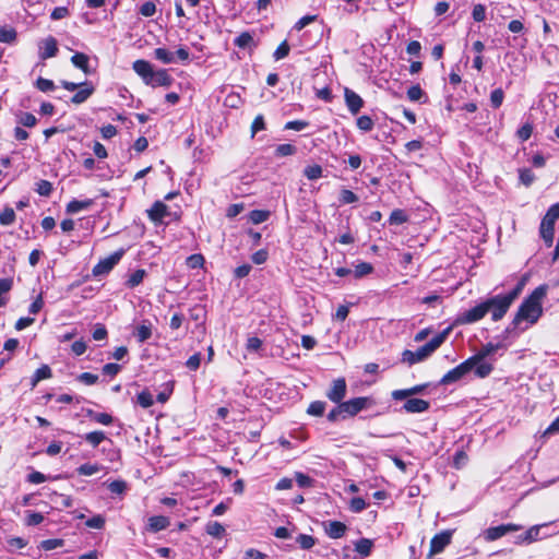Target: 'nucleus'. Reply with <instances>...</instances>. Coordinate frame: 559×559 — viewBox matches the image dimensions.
Here are the masks:
<instances>
[{"mask_svg": "<svg viewBox=\"0 0 559 559\" xmlns=\"http://www.w3.org/2000/svg\"><path fill=\"white\" fill-rule=\"evenodd\" d=\"M548 286L546 284L536 287L520 305L512 325L518 326L522 321L534 324L543 314V300L547 295Z\"/></svg>", "mask_w": 559, "mask_h": 559, "instance_id": "obj_1", "label": "nucleus"}, {"mask_svg": "<svg viewBox=\"0 0 559 559\" xmlns=\"http://www.w3.org/2000/svg\"><path fill=\"white\" fill-rule=\"evenodd\" d=\"M133 71L143 80L146 85L152 87H169L174 79L166 69L154 70L153 66L143 59L135 60L132 64Z\"/></svg>", "mask_w": 559, "mask_h": 559, "instance_id": "obj_2", "label": "nucleus"}, {"mask_svg": "<svg viewBox=\"0 0 559 559\" xmlns=\"http://www.w3.org/2000/svg\"><path fill=\"white\" fill-rule=\"evenodd\" d=\"M451 329L447 328L433 336L428 343L419 347L416 352L405 349L402 353L401 361L413 366L429 358L447 340Z\"/></svg>", "mask_w": 559, "mask_h": 559, "instance_id": "obj_3", "label": "nucleus"}, {"mask_svg": "<svg viewBox=\"0 0 559 559\" xmlns=\"http://www.w3.org/2000/svg\"><path fill=\"white\" fill-rule=\"evenodd\" d=\"M559 218V202L551 205L540 223V236L547 247L554 242L555 223Z\"/></svg>", "mask_w": 559, "mask_h": 559, "instance_id": "obj_4", "label": "nucleus"}, {"mask_svg": "<svg viewBox=\"0 0 559 559\" xmlns=\"http://www.w3.org/2000/svg\"><path fill=\"white\" fill-rule=\"evenodd\" d=\"M485 302L487 311L491 312V319L493 321L501 320L512 305V302L510 301V299H508L506 295L492 296L490 298H487Z\"/></svg>", "mask_w": 559, "mask_h": 559, "instance_id": "obj_5", "label": "nucleus"}, {"mask_svg": "<svg viewBox=\"0 0 559 559\" xmlns=\"http://www.w3.org/2000/svg\"><path fill=\"white\" fill-rule=\"evenodd\" d=\"M373 405L374 401L370 396H359L342 402V408L344 411L343 419L347 416L354 417L362 409L369 408Z\"/></svg>", "mask_w": 559, "mask_h": 559, "instance_id": "obj_6", "label": "nucleus"}, {"mask_svg": "<svg viewBox=\"0 0 559 559\" xmlns=\"http://www.w3.org/2000/svg\"><path fill=\"white\" fill-rule=\"evenodd\" d=\"M474 362L467 358L465 361L461 362L455 368L449 370L440 380V384L448 385L454 382L460 381L464 378L468 372L474 369Z\"/></svg>", "mask_w": 559, "mask_h": 559, "instance_id": "obj_7", "label": "nucleus"}, {"mask_svg": "<svg viewBox=\"0 0 559 559\" xmlns=\"http://www.w3.org/2000/svg\"><path fill=\"white\" fill-rule=\"evenodd\" d=\"M124 251L118 250L109 257L100 260L92 270L94 276L98 277L108 274L116 264L121 260Z\"/></svg>", "mask_w": 559, "mask_h": 559, "instance_id": "obj_8", "label": "nucleus"}, {"mask_svg": "<svg viewBox=\"0 0 559 559\" xmlns=\"http://www.w3.org/2000/svg\"><path fill=\"white\" fill-rule=\"evenodd\" d=\"M488 313L486 302L483 301L477 306L464 311L457 318V322L461 324H471L479 321Z\"/></svg>", "mask_w": 559, "mask_h": 559, "instance_id": "obj_9", "label": "nucleus"}, {"mask_svg": "<svg viewBox=\"0 0 559 559\" xmlns=\"http://www.w3.org/2000/svg\"><path fill=\"white\" fill-rule=\"evenodd\" d=\"M521 528H522L521 525L513 524V523L492 526L485 531V538L489 542L497 540V539L503 537L504 535H507L511 532L520 531Z\"/></svg>", "mask_w": 559, "mask_h": 559, "instance_id": "obj_10", "label": "nucleus"}, {"mask_svg": "<svg viewBox=\"0 0 559 559\" xmlns=\"http://www.w3.org/2000/svg\"><path fill=\"white\" fill-rule=\"evenodd\" d=\"M548 524L534 525L530 527L524 534L518 536V544H532L534 542L544 539L549 536L547 533H543V530L546 528Z\"/></svg>", "mask_w": 559, "mask_h": 559, "instance_id": "obj_11", "label": "nucleus"}, {"mask_svg": "<svg viewBox=\"0 0 559 559\" xmlns=\"http://www.w3.org/2000/svg\"><path fill=\"white\" fill-rule=\"evenodd\" d=\"M347 384L344 378L333 380L330 390L326 392V397L333 403H342L346 396Z\"/></svg>", "mask_w": 559, "mask_h": 559, "instance_id": "obj_12", "label": "nucleus"}, {"mask_svg": "<svg viewBox=\"0 0 559 559\" xmlns=\"http://www.w3.org/2000/svg\"><path fill=\"white\" fill-rule=\"evenodd\" d=\"M452 533L443 531L435 535L430 542V556L440 554L451 543Z\"/></svg>", "mask_w": 559, "mask_h": 559, "instance_id": "obj_13", "label": "nucleus"}, {"mask_svg": "<svg viewBox=\"0 0 559 559\" xmlns=\"http://www.w3.org/2000/svg\"><path fill=\"white\" fill-rule=\"evenodd\" d=\"M430 407V403L423 399L408 397L405 400L401 411L408 414H418L427 412Z\"/></svg>", "mask_w": 559, "mask_h": 559, "instance_id": "obj_14", "label": "nucleus"}, {"mask_svg": "<svg viewBox=\"0 0 559 559\" xmlns=\"http://www.w3.org/2000/svg\"><path fill=\"white\" fill-rule=\"evenodd\" d=\"M344 97L347 109L349 110L350 114L357 115L364 107V99L356 92L348 87L344 90Z\"/></svg>", "mask_w": 559, "mask_h": 559, "instance_id": "obj_15", "label": "nucleus"}, {"mask_svg": "<svg viewBox=\"0 0 559 559\" xmlns=\"http://www.w3.org/2000/svg\"><path fill=\"white\" fill-rule=\"evenodd\" d=\"M58 52V45L55 37L49 36L39 45V58L46 60L52 58Z\"/></svg>", "mask_w": 559, "mask_h": 559, "instance_id": "obj_16", "label": "nucleus"}, {"mask_svg": "<svg viewBox=\"0 0 559 559\" xmlns=\"http://www.w3.org/2000/svg\"><path fill=\"white\" fill-rule=\"evenodd\" d=\"M325 534L333 539H337L344 536L347 527L343 522L340 521H328L323 523Z\"/></svg>", "mask_w": 559, "mask_h": 559, "instance_id": "obj_17", "label": "nucleus"}, {"mask_svg": "<svg viewBox=\"0 0 559 559\" xmlns=\"http://www.w3.org/2000/svg\"><path fill=\"white\" fill-rule=\"evenodd\" d=\"M427 386L428 384H417L408 389L394 390L392 391L391 396L394 401H403L423 393Z\"/></svg>", "mask_w": 559, "mask_h": 559, "instance_id": "obj_18", "label": "nucleus"}, {"mask_svg": "<svg viewBox=\"0 0 559 559\" xmlns=\"http://www.w3.org/2000/svg\"><path fill=\"white\" fill-rule=\"evenodd\" d=\"M502 347L501 343H487L484 345L475 355L469 357V359L474 362V366L478 365V362L483 361L488 356L496 353L499 348Z\"/></svg>", "mask_w": 559, "mask_h": 559, "instance_id": "obj_19", "label": "nucleus"}, {"mask_svg": "<svg viewBox=\"0 0 559 559\" xmlns=\"http://www.w3.org/2000/svg\"><path fill=\"white\" fill-rule=\"evenodd\" d=\"M170 522L167 516L164 515H154L151 516L147 521V531L152 533H157L166 530L169 526Z\"/></svg>", "mask_w": 559, "mask_h": 559, "instance_id": "obj_20", "label": "nucleus"}, {"mask_svg": "<svg viewBox=\"0 0 559 559\" xmlns=\"http://www.w3.org/2000/svg\"><path fill=\"white\" fill-rule=\"evenodd\" d=\"M94 93V86L88 82H83L80 90L72 96L73 104H82Z\"/></svg>", "mask_w": 559, "mask_h": 559, "instance_id": "obj_21", "label": "nucleus"}, {"mask_svg": "<svg viewBox=\"0 0 559 559\" xmlns=\"http://www.w3.org/2000/svg\"><path fill=\"white\" fill-rule=\"evenodd\" d=\"M167 205L160 201H156L147 211L148 217L154 222H160L167 214Z\"/></svg>", "mask_w": 559, "mask_h": 559, "instance_id": "obj_22", "label": "nucleus"}, {"mask_svg": "<svg viewBox=\"0 0 559 559\" xmlns=\"http://www.w3.org/2000/svg\"><path fill=\"white\" fill-rule=\"evenodd\" d=\"M93 203L94 201L92 199H86L82 201L73 199L67 204L66 211L68 214H75L81 211L87 210L93 205Z\"/></svg>", "mask_w": 559, "mask_h": 559, "instance_id": "obj_23", "label": "nucleus"}, {"mask_svg": "<svg viewBox=\"0 0 559 559\" xmlns=\"http://www.w3.org/2000/svg\"><path fill=\"white\" fill-rule=\"evenodd\" d=\"M88 60H90L88 56L83 52H75L71 57L72 64L74 67L81 69L85 74L92 73V69L90 68Z\"/></svg>", "mask_w": 559, "mask_h": 559, "instance_id": "obj_24", "label": "nucleus"}, {"mask_svg": "<svg viewBox=\"0 0 559 559\" xmlns=\"http://www.w3.org/2000/svg\"><path fill=\"white\" fill-rule=\"evenodd\" d=\"M13 287V280L10 277L0 278V307H4L8 304V294Z\"/></svg>", "mask_w": 559, "mask_h": 559, "instance_id": "obj_25", "label": "nucleus"}, {"mask_svg": "<svg viewBox=\"0 0 559 559\" xmlns=\"http://www.w3.org/2000/svg\"><path fill=\"white\" fill-rule=\"evenodd\" d=\"M52 377L51 369L48 365H43L38 368L32 377L31 384L32 386H36L37 383L41 380L49 379Z\"/></svg>", "mask_w": 559, "mask_h": 559, "instance_id": "obj_26", "label": "nucleus"}, {"mask_svg": "<svg viewBox=\"0 0 559 559\" xmlns=\"http://www.w3.org/2000/svg\"><path fill=\"white\" fill-rule=\"evenodd\" d=\"M154 57L164 64L174 63L176 61L175 53L162 47L154 50Z\"/></svg>", "mask_w": 559, "mask_h": 559, "instance_id": "obj_27", "label": "nucleus"}, {"mask_svg": "<svg viewBox=\"0 0 559 559\" xmlns=\"http://www.w3.org/2000/svg\"><path fill=\"white\" fill-rule=\"evenodd\" d=\"M205 532L214 538H222L226 530L219 522L214 521L206 524Z\"/></svg>", "mask_w": 559, "mask_h": 559, "instance_id": "obj_28", "label": "nucleus"}, {"mask_svg": "<svg viewBox=\"0 0 559 559\" xmlns=\"http://www.w3.org/2000/svg\"><path fill=\"white\" fill-rule=\"evenodd\" d=\"M145 275H146V272L143 269H139V270L134 271L127 280L126 286L128 288H134V287L139 286L143 282Z\"/></svg>", "mask_w": 559, "mask_h": 559, "instance_id": "obj_29", "label": "nucleus"}, {"mask_svg": "<svg viewBox=\"0 0 559 559\" xmlns=\"http://www.w3.org/2000/svg\"><path fill=\"white\" fill-rule=\"evenodd\" d=\"M372 546H373L372 540H370L368 538H360L355 544V550L362 557H368L371 552Z\"/></svg>", "mask_w": 559, "mask_h": 559, "instance_id": "obj_30", "label": "nucleus"}, {"mask_svg": "<svg viewBox=\"0 0 559 559\" xmlns=\"http://www.w3.org/2000/svg\"><path fill=\"white\" fill-rule=\"evenodd\" d=\"M139 343L146 342L152 336L151 324H141L136 328L134 333Z\"/></svg>", "mask_w": 559, "mask_h": 559, "instance_id": "obj_31", "label": "nucleus"}, {"mask_svg": "<svg viewBox=\"0 0 559 559\" xmlns=\"http://www.w3.org/2000/svg\"><path fill=\"white\" fill-rule=\"evenodd\" d=\"M372 271H373V266L371 263L360 262L355 266L353 274H354L355 278H361V277L372 273Z\"/></svg>", "mask_w": 559, "mask_h": 559, "instance_id": "obj_32", "label": "nucleus"}, {"mask_svg": "<svg viewBox=\"0 0 559 559\" xmlns=\"http://www.w3.org/2000/svg\"><path fill=\"white\" fill-rule=\"evenodd\" d=\"M270 216L269 211L253 210L248 214V221L252 224H261Z\"/></svg>", "mask_w": 559, "mask_h": 559, "instance_id": "obj_33", "label": "nucleus"}, {"mask_svg": "<svg viewBox=\"0 0 559 559\" xmlns=\"http://www.w3.org/2000/svg\"><path fill=\"white\" fill-rule=\"evenodd\" d=\"M86 442L94 448L98 447L105 439L106 435L103 431H92L84 436Z\"/></svg>", "mask_w": 559, "mask_h": 559, "instance_id": "obj_34", "label": "nucleus"}, {"mask_svg": "<svg viewBox=\"0 0 559 559\" xmlns=\"http://www.w3.org/2000/svg\"><path fill=\"white\" fill-rule=\"evenodd\" d=\"M15 212L12 207H4V210L0 213V224L3 226H10L15 222Z\"/></svg>", "mask_w": 559, "mask_h": 559, "instance_id": "obj_35", "label": "nucleus"}, {"mask_svg": "<svg viewBox=\"0 0 559 559\" xmlns=\"http://www.w3.org/2000/svg\"><path fill=\"white\" fill-rule=\"evenodd\" d=\"M16 38V32L13 27L0 26V43L11 44Z\"/></svg>", "mask_w": 559, "mask_h": 559, "instance_id": "obj_36", "label": "nucleus"}, {"mask_svg": "<svg viewBox=\"0 0 559 559\" xmlns=\"http://www.w3.org/2000/svg\"><path fill=\"white\" fill-rule=\"evenodd\" d=\"M296 543L300 546L301 549L308 550L316 545V538L311 535L299 534L296 537Z\"/></svg>", "mask_w": 559, "mask_h": 559, "instance_id": "obj_37", "label": "nucleus"}, {"mask_svg": "<svg viewBox=\"0 0 559 559\" xmlns=\"http://www.w3.org/2000/svg\"><path fill=\"white\" fill-rule=\"evenodd\" d=\"M358 197L352 190L342 189L340 191L338 201L341 204H352L358 202Z\"/></svg>", "mask_w": 559, "mask_h": 559, "instance_id": "obj_38", "label": "nucleus"}, {"mask_svg": "<svg viewBox=\"0 0 559 559\" xmlns=\"http://www.w3.org/2000/svg\"><path fill=\"white\" fill-rule=\"evenodd\" d=\"M357 128L364 132H369L373 129L374 122L371 117L362 115L357 118Z\"/></svg>", "mask_w": 559, "mask_h": 559, "instance_id": "obj_39", "label": "nucleus"}, {"mask_svg": "<svg viewBox=\"0 0 559 559\" xmlns=\"http://www.w3.org/2000/svg\"><path fill=\"white\" fill-rule=\"evenodd\" d=\"M492 370H493V366L489 362L480 361V362H478V365H476L474 367V372H475L476 377L481 378V379L488 377Z\"/></svg>", "mask_w": 559, "mask_h": 559, "instance_id": "obj_40", "label": "nucleus"}, {"mask_svg": "<svg viewBox=\"0 0 559 559\" xmlns=\"http://www.w3.org/2000/svg\"><path fill=\"white\" fill-rule=\"evenodd\" d=\"M99 471H100V466L98 464H91V463L82 464L81 466H79L76 468L78 474L83 475V476H92V475L98 473Z\"/></svg>", "mask_w": 559, "mask_h": 559, "instance_id": "obj_41", "label": "nucleus"}, {"mask_svg": "<svg viewBox=\"0 0 559 559\" xmlns=\"http://www.w3.org/2000/svg\"><path fill=\"white\" fill-rule=\"evenodd\" d=\"M325 402L314 401L308 406L307 413L311 416H322L325 411Z\"/></svg>", "mask_w": 559, "mask_h": 559, "instance_id": "obj_42", "label": "nucleus"}, {"mask_svg": "<svg viewBox=\"0 0 559 559\" xmlns=\"http://www.w3.org/2000/svg\"><path fill=\"white\" fill-rule=\"evenodd\" d=\"M136 401L143 408H148L154 404L153 395L147 390L140 392Z\"/></svg>", "mask_w": 559, "mask_h": 559, "instance_id": "obj_43", "label": "nucleus"}, {"mask_svg": "<svg viewBox=\"0 0 559 559\" xmlns=\"http://www.w3.org/2000/svg\"><path fill=\"white\" fill-rule=\"evenodd\" d=\"M519 178L525 187H530L535 180V175L530 168H521L519 169Z\"/></svg>", "mask_w": 559, "mask_h": 559, "instance_id": "obj_44", "label": "nucleus"}, {"mask_svg": "<svg viewBox=\"0 0 559 559\" xmlns=\"http://www.w3.org/2000/svg\"><path fill=\"white\" fill-rule=\"evenodd\" d=\"M204 262H205V259L201 253L191 254L186 260V264L190 269L202 267Z\"/></svg>", "mask_w": 559, "mask_h": 559, "instance_id": "obj_45", "label": "nucleus"}, {"mask_svg": "<svg viewBox=\"0 0 559 559\" xmlns=\"http://www.w3.org/2000/svg\"><path fill=\"white\" fill-rule=\"evenodd\" d=\"M295 480L299 488H310L313 486L314 483V479H312L311 477L301 472L295 473Z\"/></svg>", "mask_w": 559, "mask_h": 559, "instance_id": "obj_46", "label": "nucleus"}, {"mask_svg": "<svg viewBox=\"0 0 559 559\" xmlns=\"http://www.w3.org/2000/svg\"><path fill=\"white\" fill-rule=\"evenodd\" d=\"M35 191L41 197H49L52 192V185L48 180H39L36 183Z\"/></svg>", "mask_w": 559, "mask_h": 559, "instance_id": "obj_47", "label": "nucleus"}, {"mask_svg": "<svg viewBox=\"0 0 559 559\" xmlns=\"http://www.w3.org/2000/svg\"><path fill=\"white\" fill-rule=\"evenodd\" d=\"M253 41V37L250 33L243 32L239 36H237L234 40V44L239 48H247Z\"/></svg>", "mask_w": 559, "mask_h": 559, "instance_id": "obj_48", "label": "nucleus"}, {"mask_svg": "<svg viewBox=\"0 0 559 559\" xmlns=\"http://www.w3.org/2000/svg\"><path fill=\"white\" fill-rule=\"evenodd\" d=\"M504 99V92L502 88H496L490 94V104L491 106L497 109L499 108Z\"/></svg>", "mask_w": 559, "mask_h": 559, "instance_id": "obj_49", "label": "nucleus"}, {"mask_svg": "<svg viewBox=\"0 0 559 559\" xmlns=\"http://www.w3.org/2000/svg\"><path fill=\"white\" fill-rule=\"evenodd\" d=\"M35 86L44 93L51 92L56 88L53 81L44 78H38L35 82Z\"/></svg>", "mask_w": 559, "mask_h": 559, "instance_id": "obj_50", "label": "nucleus"}, {"mask_svg": "<svg viewBox=\"0 0 559 559\" xmlns=\"http://www.w3.org/2000/svg\"><path fill=\"white\" fill-rule=\"evenodd\" d=\"M389 222L390 224H394V225H401L405 222H407V215L405 214V212L403 210H394L392 211L390 217H389Z\"/></svg>", "mask_w": 559, "mask_h": 559, "instance_id": "obj_51", "label": "nucleus"}, {"mask_svg": "<svg viewBox=\"0 0 559 559\" xmlns=\"http://www.w3.org/2000/svg\"><path fill=\"white\" fill-rule=\"evenodd\" d=\"M19 122L26 128H33L36 126L37 119L31 112H21L19 116Z\"/></svg>", "mask_w": 559, "mask_h": 559, "instance_id": "obj_52", "label": "nucleus"}, {"mask_svg": "<svg viewBox=\"0 0 559 559\" xmlns=\"http://www.w3.org/2000/svg\"><path fill=\"white\" fill-rule=\"evenodd\" d=\"M322 167L319 165H312L305 168V176L309 180L319 179L322 176Z\"/></svg>", "mask_w": 559, "mask_h": 559, "instance_id": "obj_53", "label": "nucleus"}, {"mask_svg": "<svg viewBox=\"0 0 559 559\" xmlns=\"http://www.w3.org/2000/svg\"><path fill=\"white\" fill-rule=\"evenodd\" d=\"M44 521V515L39 512H34V511H27L26 512V520H25V523L28 525V526H35V525H38L40 524L41 522Z\"/></svg>", "mask_w": 559, "mask_h": 559, "instance_id": "obj_54", "label": "nucleus"}, {"mask_svg": "<svg viewBox=\"0 0 559 559\" xmlns=\"http://www.w3.org/2000/svg\"><path fill=\"white\" fill-rule=\"evenodd\" d=\"M105 518L102 514L94 515L93 518L88 519L85 524L90 528H96L102 530L105 526Z\"/></svg>", "mask_w": 559, "mask_h": 559, "instance_id": "obj_55", "label": "nucleus"}, {"mask_svg": "<svg viewBox=\"0 0 559 559\" xmlns=\"http://www.w3.org/2000/svg\"><path fill=\"white\" fill-rule=\"evenodd\" d=\"M108 489L111 493L122 495L127 490V483L124 480H114L109 483Z\"/></svg>", "mask_w": 559, "mask_h": 559, "instance_id": "obj_56", "label": "nucleus"}, {"mask_svg": "<svg viewBox=\"0 0 559 559\" xmlns=\"http://www.w3.org/2000/svg\"><path fill=\"white\" fill-rule=\"evenodd\" d=\"M309 127V122L306 120H294L288 121L284 126V130L302 131Z\"/></svg>", "mask_w": 559, "mask_h": 559, "instance_id": "obj_57", "label": "nucleus"}, {"mask_svg": "<svg viewBox=\"0 0 559 559\" xmlns=\"http://www.w3.org/2000/svg\"><path fill=\"white\" fill-rule=\"evenodd\" d=\"M139 12L146 17L153 16L156 13V4L153 1H146L140 7Z\"/></svg>", "mask_w": 559, "mask_h": 559, "instance_id": "obj_58", "label": "nucleus"}, {"mask_svg": "<svg viewBox=\"0 0 559 559\" xmlns=\"http://www.w3.org/2000/svg\"><path fill=\"white\" fill-rule=\"evenodd\" d=\"M366 501L360 497L352 498L349 501V509L355 513L361 512L362 510L366 509Z\"/></svg>", "mask_w": 559, "mask_h": 559, "instance_id": "obj_59", "label": "nucleus"}, {"mask_svg": "<svg viewBox=\"0 0 559 559\" xmlns=\"http://www.w3.org/2000/svg\"><path fill=\"white\" fill-rule=\"evenodd\" d=\"M424 95L425 93L419 85H414L407 91V97L412 102H419Z\"/></svg>", "mask_w": 559, "mask_h": 559, "instance_id": "obj_60", "label": "nucleus"}, {"mask_svg": "<svg viewBox=\"0 0 559 559\" xmlns=\"http://www.w3.org/2000/svg\"><path fill=\"white\" fill-rule=\"evenodd\" d=\"M63 546V540L58 538L45 539L40 543V548L44 550H52Z\"/></svg>", "mask_w": 559, "mask_h": 559, "instance_id": "obj_61", "label": "nucleus"}, {"mask_svg": "<svg viewBox=\"0 0 559 559\" xmlns=\"http://www.w3.org/2000/svg\"><path fill=\"white\" fill-rule=\"evenodd\" d=\"M107 335H108V332H107L106 326L102 323H97L95 325V329L92 334L93 338L95 341H103V340L107 338Z\"/></svg>", "mask_w": 559, "mask_h": 559, "instance_id": "obj_62", "label": "nucleus"}, {"mask_svg": "<svg viewBox=\"0 0 559 559\" xmlns=\"http://www.w3.org/2000/svg\"><path fill=\"white\" fill-rule=\"evenodd\" d=\"M472 16L475 22H483L486 19V8L483 4L474 5Z\"/></svg>", "mask_w": 559, "mask_h": 559, "instance_id": "obj_63", "label": "nucleus"}, {"mask_svg": "<svg viewBox=\"0 0 559 559\" xmlns=\"http://www.w3.org/2000/svg\"><path fill=\"white\" fill-rule=\"evenodd\" d=\"M102 370H103L104 374L109 376V377H115L120 372L121 366L118 364L108 362L103 366Z\"/></svg>", "mask_w": 559, "mask_h": 559, "instance_id": "obj_64", "label": "nucleus"}]
</instances>
